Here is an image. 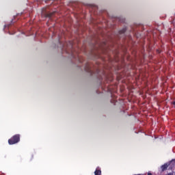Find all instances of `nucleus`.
Segmentation results:
<instances>
[{
  "instance_id": "f257e3e1",
  "label": "nucleus",
  "mask_w": 175,
  "mask_h": 175,
  "mask_svg": "<svg viewBox=\"0 0 175 175\" xmlns=\"http://www.w3.org/2000/svg\"><path fill=\"white\" fill-rule=\"evenodd\" d=\"M20 142V135L16 134L13 135L10 139H8V144L10 146L13 144H17Z\"/></svg>"
},
{
  "instance_id": "f03ea898",
  "label": "nucleus",
  "mask_w": 175,
  "mask_h": 175,
  "mask_svg": "<svg viewBox=\"0 0 175 175\" xmlns=\"http://www.w3.org/2000/svg\"><path fill=\"white\" fill-rule=\"evenodd\" d=\"M54 14H55V12L45 13V17H46L48 18H51V17H53V16H54Z\"/></svg>"
},
{
  "instance_id": "7ed1b4c3",
  "label": "nucleus",
  "mask_w": 175,
  "mask_h": 175,
  "mask_svg": "<svg viewBox=\"0 0 175 175\" xmlns=\"http://www.w3.org/2000/svg\"><path fill=\"white\" fill-rule=\"evenodd\" d=\"M169 165L167 164H164L161 165L162 172H165V170H166V169H167Z\"/></svg>"
},
{
  "instance_id": "20e7f679",
  "label": "nucleus",
  "mask_w": 175,
  "mask_h": 175,
  "mask_svg": "<svg viewBox=\"0 0 175 175\" xmlns=\"http://www.w3.org/2000/svg\"><path fill=\"white\" fill-rule=\"evenodd\" d=\"M94 175H102V171L100 170L96 169L94 172Z\"/></svg>"
},
{
  "instance_id": "39448f33",
  "label": "nucleus",
  "mask_w": 175,
  "mask_h": 175,
  "mask_svg": "<svg viewBox=\"0 0 175 175\" xmlns=\"http://www.w3.org/2000/svg\"><path fill=\"white\" fill-rule=\"evenodd\" d=\"M125 32H126V29H122L119 31V33H125Z\"/></svg>"
},
{
  "instance_id": "423d86ee",
  "label": "nucleus",
  "mask_w": 175,
  "mask_h": 175,
  "mask_svg": "<svg viewBox=\"0 0 175 175\" xmlns=\"http://www.w3.org/2000/svg\"><path fill=\"white\" fill-rule=\"evenodd\" d=\"M148 175H152V174L150 173V172H148Z\"/></svg>"
},
{
  "instance_id": "0eeeda50",
  "label": "nucleus",
  "mask_w": 175,
  "mask_h": 175,
  "mask_svg": "<svg viewBox=\"0 0 175 175\" xmlns=\"http://www.w3.org/2000/svg\"><path fill=\"white\" fill-rule=\"evenodd\" d=\"M172 105H175V100L172 103Z\"/></svg>"
}]
</instances>
